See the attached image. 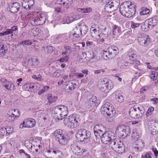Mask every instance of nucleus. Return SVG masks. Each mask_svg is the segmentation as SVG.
<instances>
[{"label":"nucleus","mask_w":158,"mask_h":158,"mask_svg":"<svg viewBox=\"0 0 158 158\" xmlns=\"http://www.w3.org/2000/svg\"><path fill=\"white\" fill-rule=\"evenodd\" d=\"M32 144V142L31 143L29 140H26L24 142V145L29 150Z\"/></svg>","instance_id":"nucleus-45"},{"label":"nucleus","mask_w":158,"mask_h":158,"mask_svg":"<svg viewBox=\"0 0 158 158\" xmlns=\"http://www.w3.org/2000/svg\"><path fill=\"white\" fill-rule=\"evenodd\" d=\"M49 116L48 114H46L43 118L44 121L47 123H48L50 120Z\"/></svg>","instance_id":"nucleus-59"},{"label":"nucleus","mask_w":158,"mask_h":158,"mask_svg":"<svg viewBox=\"0 0 158 158\" xmlns=\"http://www.w3.org/2000/svg\"><path fill=\"white\" fill-rule=\"evenodd\" d=\"M119 53L118 48L114 45L109 47L106 51H104L103 56L104 59H112L114 57Z\"/></svg>","instance_id":"nucleus-5"},{"label":"nucleus","mask_w":158,"mask_h":158,"mask_svg":"<svg viewBox=\"0 0 158 158\" xmlns=\"http://www.w3.org/2000/svg\"><path fill=\"white\" fill-rule=\"evenodd\" d=\"M81 121L80 116L76 114H73L65 118L63 123L65 126L72 129L77 127Z\"/></svg>","instance_id":"nucleus-1"},{"label":"nucleus","mask_w":158,"mask_h":158,"mask_svg":"<svg viewBox=\"0 0 158 158\" xmlns=\"http://www.w3.org/2000/svg\"><path fill=\"white\" fill-rule=\"evenodd\" d=\"M6 134L8 135H10L13 132V129L10 127H7L6 128Z\"/></svg>","instance_id":"nucleus-53"},{"label":"nucleus","mask_w":158,"mask_h":158,"mask_svg":"<svg viewBox=\"0 0 158 158\" xmlns=\"http://www.w3.org/2000/svg\"><path fill=\"white\" fill-rule=\"evenodd\" d=\"M76 10L80 13H84V8H77V9Z\"/></svg>","instance_id":"nucleus-64"},{"label":"nucleus","mask_w":158,"mask_h":158,"mask_svg":"<svg viewBox=\"0 0 158 158\" xmlns=\"http://www.w3.org/2000/svg\"><path fill=\"white\" fill-rule=\"evenodd\" d=\"M57 99V97L53 96L51 94H48L47 96V99L48 100V102L49 103H52L56 102Z\"/></svg>","instance_id":"nucleus-37"},{"label":"nucleus","mask_w":158,"mask_h":158,"mask_svg":"<svg viewBox=\"0 0 158 158\" xmlns=\"http://www.w3.org/2000/svg\"><path fill=\"white\" fill-rule=\"evenodd\" d=\"M154 110V108L153 107H150L149 108L146 113V115L147 116H148L151 115Z\"/></svg>","instance_id":"nucleus-46"},{"label":"nucleus","mask_w":158,"mask_h":158,"mask_svg":"<svg viewBox=\"0 0 158 158\" xmlns=\"http://www.w3.org/2000/svg\"><path fill=\"white\" fill-rule=\"evenodd\" d=\"M150 130L152 134H156L158 132V121L154 122L150 127Z\"/></svg>","instance_id":"nucleus-32"},{"label":"nucleus","mask_w":158,"mask_h":158,"mask_svg":"<svg viewBox=\"0 0 158 158\" xmlns=\"http://www.w3.org/2000/svg\"><path fill=\"white\" fill-rule=\"evenodd\" d=\"M46 48L47 49L48 52L49 53L52 52L54 50L53 48L50 46H47Z\"/></svg>","instance_id":"nucleus-60"},{"label":"nucleus","mask_w":158,"mask_h":158,"mask_svg":"<svg viewBox=\"0 0 158 158\" xmlns=\"http://www.w3.org/2000/svg\"><path fill=\"white\" fill-rule=\"evenodd\" d=\"M41 30L38 28H34L31 29L30 32V34L34 36H38L40 37L42 36L43 33H42Z\"/></svg>","instance_id":"nucleus-27"},{"label":"nucleus","mask_w":158,"mask_h":158,"mask_svg":"<svg viewBox=\"0 0 158 158\" xmlns=\"http://www.w3.org/2000/svg\"><path fill=\"white\" fill-rule=\"evenodd\" d=\"M54 135L60 144L65 145L67 144L68 139L64 131L60 129L56 130L54 132Z\"/></svg>","instance_id":"nucleus-7"},{"label":"nucleus","mask_w":158,"mask_h":158,"mask_svg":"<svg viewBox=\"0 0 158 158\" xmlns=\"http://www.w3.org/2000/svg\"><path fill=\"white\" fill-rule=\"evenodd\" d=\"M137 40L138 43L141 46L144 47L149 46L152 42L149 35L143 34H140L138 37Z\"/></svg>","instance_id":"nucleus-9"},{"label":"nucleus","mask_w":158,"mask_h":158,"mask_svg":"<svg viewBox=\"0 0 158 158\" xmlns=\"http://www.w3.org/2000/svg\"><path fill=\"white\" fill-rule=\"evenodd\" d=\"M39 16L36 17V19L31 21V24L33 25H40L43 24L45 21L46 17L44 14H39Z\"/></svg>","instance_id":"nucleus-15"},{"label":"nucleus","mask_w":158,"mask_h":158,"mask_svg":"<svg viewBox=\"0 0 158 158\" xmlns=\"http://www.w3.org/2000/svg\"><path fill=\"white\" fill-rule=\"evenodd\" d=\"M54 117L58 120L62 119L69 114L68 108L65 106L60 105L56 106L54 110Z\"/></svg>","instance_id":"nucleus-3"},{"label":"nucleus","mask_w":158,"mask_h":158,"mask_svg":"<svg viewBox=\"0 0 158 158\" xmlns=\"http://www.w3.org/2000/svg\"><path fill=\"white\" fill-rule=\"evenodd\" d=\"M115 98L117 101L119 103L122 102L123 101V97L120 93H116Z\"/></svg>","instance_id":"nucleus-38"},{"label":"nucleus","mask_w":158,"mask_h":158,"mask_svg":"<svg viewBox=\"0 0 158 158\" xmlns=\"http://www.w3.org/2000/svg\"><path fill=\"white\" fill-rule=\"evenodd\" d=\"M90 136V133L85 129H79L77 132L76 137L77 140L80 141H84Z\"/></svg>","instance_id":"nucleus-10"},{"label":"nucleus","mask_w":158,"mask_h":158,"mask_svg":"<svg viewBox=\"0 0 158 158\" xmlns=\"http://www.w3.org/2000/svg\"><path fill=\"white\" fill-rule=\"evenodd\" d=\"M71 149L74 154L78 156L82 155L86 151L85 149L82 148L78 145L74 143L71 145Z\"/></svg>","instance_id":"nucleus-16"},{"label":"nucleus","mask_w":158,"mask_h":158,"mask_svg":"<svg viewBox=\"0 0 158 158\" xmlns=\"http://www.w3.org/2000/svg\"><path fill=\"white\" fill-rule=\"evenodd\" d=\"M34 3V0H23L22 6L26 9H30Z\"/></svg>","instance_id":"nucleus-24"},{"label":"nucleus","mask_w":158,"mask_h":158,"mask_svg":"<svg viewBox=\"0 0 158 158\" xmlns=\"http://www.w3.org/2000/svg\"><path fill=\"white\" fill-rule=\"evenodd\" d=\"M157 73L156 71H152L150 74V77L153 80H155L157 79Z\"/></svg>","instance_id":"nucleus-44"},{"label":"nucleus","mask_w":158,"mask_h":158,"mask_svg":"<svg viewBox=\"0 0 158 158\" xmlns=\"http://www.w3.org/2000/svg\"><path fill=\"white\" fill-rule=\"evenodd\" d=\"M4 87L6 89L9 90H14L15 86L10 81H7L6 84L4 85Z\"/></svg>","instance_id":"nucleus-35"},{"label":"nucleus","mask_w":158,"mask_h":158,"mask_svg":"<svg viewBox=\"0 0 158 158\" xmlns=\"http://www.w3.org/2000/svg\"><path fill=\"white\" fill-rule=\"evenodd\" d=\"M107 87L109 90H110L112 89L114 87V84L113 83L111 82H108L107 85Z\"/></svg>","instance_id":"nucleus-54"},{"label":"nucleus","mask_w":158,"mask_h":158,"mask_svg":"<svg viewBox=\"0 0 158 158\" xmlns=\"http://www.w3.org/2000/svg\"><path fill=\"white\" fill-rule=\"evenodd\" d=\"M131 27L132 28H135L139 27L140 25V23H136L133 21L131 22Z\"/></svg>","instance_id":"nucleus-52"},{"label":"nucleus","mask_w":158,"mask_h":158,"mask_svg":"<svg viewBox=\"0 0 158 158\" xmlns=\"http://www.w3.org/2000/svg\"><path fill=\"white\" fill-rule=\"evenodd\" d=\"M150 10L149 9L145 8H143L142 9V10L140 12V14L141 15H144L148 14Z\"/></svg>","instance_id":"nucleus-48"},{"label":"nucleus","mask_w":158,"mask_h":158,"mask_svg":"<svg viewBox=\"0 0 158 158\" xmlns=\"http://www.w3.org/2000/svg\"><path fill=\"white\" fill-rule=\"evenodd\" d=\"M137 56L132 51L129 52L127 56V59L131 62L132 64H140V62L137 60Z\"/></svg>","instance_id":"nucleus-18"},{"label":"nucleus","mask_w":158,"mask_h":158,"mask_svg":"<svg viewBox=\"0 0 158 158\" xmlns=\"http://www.w3.org/2000/svg\"><path fill=\"white\" fill-rule=\"evenodd\" d=\"M148 28L152 29L155 27L158 23V20L155 18H151L147 19L145 21Z\"/></svg>","instance_id":"nucleus-20"},{"label":"nucleus","mask_w":158,"mask_h":158,"mask_svg":"<svg viewBox=\"0 0 158 158\" xmlns=\"http://www.w3.org/2000/svg\"><path fill=\"white\" fill-rule=\"evenodd\" d=\"M6 132V128H2L0 129V135L3 136Z\"/></svg>","instance_id":"nucleus-57"},{"label":"nucleus","mask_w":158,"mask_h":158,"mask_svg":"<svg viewBox=\"0 0 158 158\" xmlns=\"http://www.w3.org/2000/svg\"><path fill=\"white\" fill-rule=\"evenodd\" d=\"M7 116L10 117L11 120L13 121L20 116V113L18 109H13L10 110L7 113Z\"/></svg>","instance_id":"nucleus-21"},{"label":"nucleus","mask_w":158,"mask_h":158,"mask_svg":"<svg viewBox=\"0 0 158 158\" xmlns=\"http://www.w3.org/2000/svg\"><path fill=\"white\" fill-rule=\"evenodd\" d=\"M7 51L8 49L5 47L2 43H0V57L5 56Z\"/></svg>","instance_id":"nucleus-30"},{"label":"nucleus","mask_w":158,"mask_h":158,"mask_svg":"<svg viewBox=\"0 0 158 158\" xmlns=\"http://www.w3.org/2000/svg\"><path fill=\"white\" fill-rule=\"evenodd\" d=\"M106 85H105V86H103L101 88V91L105 93H106L109 92V90L108 89L107 86V83H106Z\"/></svg>","instance_id":"nucleus-50"},{"label":"nucleus","mask_w":158,"mask_h":158,"mask_svg":"<svg viewBox=\"0 0 158 158\" xmlns=\"http://www.w3.org/2000/svg\"><path fill=\"white\" fill-rule=\"evenodd\" d=\"M69 60V57L68 56H66L64 57L61 58L59 59L58 61L61 63L63 62H67Z\"/></svg>","instance_id":"nucleus-49"},{"label":"nucleus","mask_w":158,"mask_h":158,"mask_svg":"<svg viewBox=\"0 0 158 158\" xmlns=\"http://www.w3.org/2000/svg\"><path fill=\"white\" fill-rule=\"evenodd\" d=\"M26 18L27 19L30 21L31 23V21H34L36 19V17L34 18V15L31 12H28Z\"/></svg>","instance_id":"nucleus-41"},{"label":"nucleus","mask_w":158,"mask_h":158,"mask_svg":"<svg viewBox=\"0 0 158 158\" xmlns=\"http://www.w3.org/2000/svg\"><path fill=\"white\" fill-rule=\"evenodd\" d=\"M34 86L33 84L28 83L24 85L23 86V88L25 90L31 91L33 89Z\"/></svg>","instance_id":"nucleus-36"},{"label":"nucleus","mask_w":158,"mask_h":158,"mask_svg":"<svg viewBox=\"0 0 158 158\" xmlns=\"http://www.w3.org/2000/svg\"><path fill=\"white\" fill-rule=\"evenodd\" d=\"M61 73V70H56L53 73V76L56 78L59 77Z\"/></svg>","instance_id":"nucleus-51"},{"label":"nucleus","mask_w":158,"mask_h":158,"mask_svg":"<svg viewBox=\"0 0 158 158\" xmlns=\"http://www.w3.org/2000/svg\"><path fill=\"white\" fill-rule=\"evenodd\" d=\"M32 43V42L31 41L29 40H25V44L27 45H31Z\"/></svg>","instance_id":"nucleus-63"},{"label":"nucleus","mask_w":158,"mask_h":158,"mask_svg":"<svg viewBox=\"0 0 158 158\" xmlns=\"http://www.w3.org/2000/svg\"><path fill=\"white\" fill-rule=\"evenodd\" d=\"M86 29L85 31H83V28L81 29L78 28L77 27H76L74 29V32L73 34V35L76 38L79 37L80 35L81 36H83L85 35L86 33L87 32L88 29L86 28V26L85 27Z\"/></svg>","instance_id":"nucleus-22"},{"label":"nucleus","mask_w":158,"mask_h":158,"mask_svg":"<svg viewBox=\"0 0 158 158\" xmlns=\"http://www.w3.org/2000/svg\"><path fill=\"white\" fill-rule=\"evenodd\" d=\"M43 153L46 158H62L63 156L61 151L55 148H45L43 150Z\"/></svg>","instance_id":"nucleus-2"},{"label":"nucleus","mask_w":158,"mask_h":158,"mask_svg":"<svg viewBox=\"0 0 158 158\" xmlns=\"http://www.w3.org/2000/svg\"><path fill=\"white\" fill-rule=\"evenodd\" d=\"M76 84L70 82H68L67 84H66L64 88L65 91L66 92H70L72 90H73L76 87Z\"/></svg>","instance_id":"nucleus-29"},{"label":"nucleus","mask_w":158,"mask_h":158,"mask_svg":"<svg viewBox=\"0 0 158 158\" xmlns=\"http://www.w3.org/2000/svg\"><path fill=\"white\" fill-rule=\"evenodd\" d=\"M114 133L111 131H107L104 133L101 136V140L102 143L104 144L108 143L110 142V143L112 141V139H114Z\"/></svg>","instance_id":"nucleus-14"},{"label":"nucleus","mask_w":158,"mask_h":158,"mask_svg":"<svg viewBox=\"0 0 158 158\" xmlns=\"http://www.w3.org/2000/svg\"><path fill=\"white\" fill-rule=\"evenodd\" d=\"M152 150L154 153L155 156L157 157L158 156V151L156 148L154 147L152 148Z\"/></svg>","instance_id":"nucleus-58"},{"label":"nucleus","mask_w":158,"mask_h":158,"mask_svg":"<svg viewBox=\"0 0 158 158\" xmlns=\"http://www.w3.org/2000/svg\"><path fill=\"white\" fill-rule=\"evenodd\" d=\"M113 0L111 2H108L105 6L104 7L105 11L107 13H111L116 10L118 8L119 2L117 1Z\"/></svg>","instance_id":"nucleus-11"},{"label":"nucleus","mask_w":158,"mask_h":158,"mask_svg":"<svg viewBox=\"0 0 158 158\" xmlns=\"http://www.w3.org/2000/svg\"><path fill=\"white\" fill-rule=\"evenodd\" d=\"M141 158H152L150 154L148 153H146L144 156L142 155Z\"/></svg>","instance_id":"nucleus-62"},{"label":"nucleus","mask_w":158,"mask_h":158,"mask_svg":"<svg viewBox=\"0 0 158 158\" xmlns=\"http://www.w3.org/2000/svg\"><path fill=\"white\" fill-rule=\"evenodd\" d=\"M20 8V5L19 3L17 2L13 3L10 9V11L12 13H15L17 12Z\"/></svg>","instance_id":"nucleus-28"},{"label":"nucleus","mask_w":158,"mask_h":158,"mask_svg":"<svg viewBox=\"0 0 158 158\" xmlns=\"http://www.w3.org/2000/svg\"><path fill=\"white\" fill-rule=\"evenodd\" d=\"M73 0H57V3L63 6H67L70 5Z\"/></svg>","instance_id":"nucleus-31"},{"label":"nucleus","mask_w":158,"mask_h":158,"mask_svg":"<svg viewBox=\"0 0 158 158\" xmlns=\"http://www.w3.org/2000/svg\"><path fill=\"white\" fill-rule=\"evenodd\" d=\"M105 127L102 125L99 124L95 125L94 128V135L97 137H101L105 132Z\"/></svg>","instance_id":"nucleus-17"},{"label":"nucleus","mask_w":158,"mask_h":158,"mask_svg":"<svg viewBox=\"0 0 158 158\" xmlns=\"http://www.w3.org/2000/svg\"><path fill=\"white\" fill-rule=\"evenodd\" d=\"M125 128V126L122 125L117 127L116 130V132L121 136H123V134L124 129Z\"/></svg>","instance_id":"nucleus-33"},{"label":"nucleus","mask_w":158,"mask_h":158,"mask_svg":"<svg viewBox=\"0 0 158 158\" xmlns=\"http://www.w3.org/2000/svg\"><path fill=\"white\" fill-rule=\"evenodd\" d=\"M40 148L39 147H38L35 145H32L29 151L32 153L36 154L38 152V150L40 149Z\"/></svg>","instance_id":"nucleus-39"},{"label":"nucleus","mask_w":158,"mask_h":158,"mask_svg":"<svg viewBox=\"0 0 158 158\" xmlns=\"http://www.w3.org/2000/svg\"><path fill=\"white\" fill-rule=\"evenodd\" d=\"M32 65L35 66L37 65L39 63V61L36 57H34L31 59Z\"/></svg>","instance_id":"nucleus-42"},{"label":"nucleus","mask_w":158,"mask_h":158,"mask_svg":"<svg viewBox=\"0 0 158 158\" xmlns=\"http://www.w3.org/2000/svg\"><path fill=\"white\" fill-rule=\"evenodd\" d=\"M123 136H127L130 134L131 130L130 127L128 126H125V128L124 129Z\"/></svg>","instance_id":"nucleus-40"},{"label":"nucleus","mask_w":158,"mask_h":158,"mask_svg":"<svg viewBox=\"0 0 158 158\" xmlns=\"http://www.w3.org/2000/svg\"><path fill=\"white\" fill-rule=\"evenodd\" d=\"M64 48L66 50L65 52H62V55H65L69 52L71 53V48L70 46L65 45L64 46Z\"/></svg>","instance_id":"nucleus-43"},{"label":"nucleus","mask_w":158,"mask_h":158,"mask_svg":"<svg viewBox=\"0 0 158 158\" xmlns=\"http://www.w3.org/2000/svg\"><path fill=\"white\" fill-rule=\"evenodd\" d=\"M117 64L118 67L121 65L122 64H123L124 62V60L121 59L120 58H118L117 59Z\"/></svg>","instance_id":"nucleus-55"},{"label":"nucleus","mask_w":158,"mask_h":158,"mask_svg":"<svg viewBox=\"0 0 158 158\" xmlns=\"http://www.w3.org/2000/svg\"><path fill=\"white\" fill-rule=\"evenodd\" d=\"M97 27L98 26L96 25H93L91 27L90 31L91 35L93 37L98 38L100 36L98 31L97 30Z\"/></svg>","instance_id":"nucleus-26"},{"label":"nucleus","mask_w":158,"mask_h":158,"mask_svg":"<svg viewBox=\"0 0 158 158\" xmlns=\"http://www.w3.org/2000/svg\"><path fill=\"white\" fill-rule=\"evenodd\" d=\"M32 77L34 79L36 80L39 81H42L43 79L41 78L42 76L40 75H38L37 76V75L34 74L32 76Z\"/></svg>","instance_id":"nucleus-47"},{"label":"nucleus","mask_w":158,"mask_h":158,"mask_svg":"<svg viewBox=\"0 0 158 158\" xmlns=\"http://www.w3.org/2000/svg\"><path fill=\"white\" fill-rule=\"evenodd\" d=\"M101 112L104 115H107L110 117L114 116L115 114V110L112 107L110 103L106 102L103 105L101 109Z\"/></svg>","instance_id":"nucleus-6"},{"label":"nucleus","mask_w":158,"mask_h":158,"mask_svg":"<svg viewBox=\"0 0 158 158\" xmlns=\"http://www.w3.org/2000/svg\"><path fill=\"white\" fill-rule=\"evenodd\" d=\"M130 2H126L122 4L119 7V11L120 13L124 16L126 17L127 13L129 8Z\"/></svg>","instance_id":"nucleus-19"},{"label":"nucleus","mask_w":158,"mask_h":158,"mask_svg":"<svg viewBox=\"0 0 158 158\" xmlns=\"http://www.w3.org/2000/svg\"><path fill=\"white\" fill-rule=\"evenodd\" d=\"M121 29L120 27L115 24H113L112 27V31L114 37L118 36L120 35L121 31Z\"/></svg>","instance_id":"nucleus-25"},{"label":"nucleus","mask_w":158,"mask_h":158,"mask_svg":"<svg viewBox=\"0 0 158 158\" xmlns=\"http://www.w3.org/2000/svg\"><path fill=\"white\" fill-rule=\"evenodd\" d=\"M151 101L153 102V104L156 105L158 103V98H153L151 99Z\"/></svg>","instance_id":"nucleus-61"},{"label":"nucleus","mask_w":158,"mask_h":158,"mask_svg":"<svg viewBox=\"0 0 158 158\" xmlns=\"http://www.w3.org/2000/svg\"><path fill=\"white\" fill-rule=\"evenodd\" d=\"M32 144L35 145L40 148V144H41V141L39 137H34L32 140Z\"/></svg>","instance_id":"nucleus-34"},{"label":"nucleus","mask_w":158,"mask_h":158,"mask_svg":"<svg viewBox=\"0 0 158 158\" xmlns=\"http://www.w3.org/2000/svg\"><path fill=\"white\" fill-rule=\"evenodd\" d=\"M129 8L126 16V17L130 18L135 15L136 13V10L135 6L134 5H132L130 3Z\"/></svg>","instance_id":"nucleus-23"},{"label":"nucleus","mask_w":158,"mask_h":158,"mask_svg":"<svg viewBox=\"0 0 158 158\" xmlns=\"http://www.w3.org/2000/svg\"><path fill=\"white\" fill-rule=\"evenodd\" d=\"M36 124L35 120L31 118H26L23 120L19 126V128L23 129L24 127L32 128Z\"/></svg>","instance_id":"nucleus-13"},{"label":"nucleus","mask_w":158,"mask_h":158,"mask_svg":"<svg viewBox=\"0 0 158 158\" xmlns=\"http://www.w3.org/2000/svg\"><path fill=\"white\" fill-rule=\"evenodd\" d=\"M92 9L90 7H87L84 8V13H89L92 12Z\"/></svg>","instance_id":"nucleus-56"},{"label":"nucleus","mask_w":158,"mask_h":158,"mask_svg":"<svg viewBox=\"0 0 158 158\" xmlns=\"http://www.w3.org/2000/svg\"><path fill=\"white\" fill-rule=\"evenodd\" d=\"M110 145L112 148L118 153H122L125 151V146L121 141L117 142L116 143L114 140L111 142Z\"/></svg>","instance_id":"nucleus-12"},{"label":"nucleus","mask_w":158,"mask_h":158,"mask_svg":"<svg viewBox=\"0 0 158 158\" xmlns=\"http://www.w3.org/2000/svg\"><path fill=\"white\" fill-rule=\"evenodd\" d=\"M144 113L143 107L141 106L137 107L135 105L130 108L129 112L130 117L135 119L141 117Z\"/></svg>","instance_id":"nucleus-4"},{"label":"nucleus","mask_w":158,"mask_h":158,"mask_svg":"<svg viewBox=\"0 0 158 158\" xmlns=\"http://www.w3.org/2000/svg\"><path fill=\"white\" fill-rule=\"evenodd\" d=\"M99 100L97 99V98L95 96L91 94H89L87 97V104L89 106V111L92 109L97 107L100 104Z\"/></svg>","instance_id":"nucleus-8"}]
</instances>
